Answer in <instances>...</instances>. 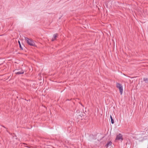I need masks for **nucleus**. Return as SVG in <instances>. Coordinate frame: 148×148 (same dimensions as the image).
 I'll return each instance as SVG.
<instances>
[{"instance_id":"1a4fd4ad","label":"nucleus","mask_w":148,"mask_h":148,"mask_svg":"<svg viewBox=\"0 0 148 148\" xmlns=\"http://www.w3.org/2000/svg\"><path fill=\"white\" fill-rule=\"evenodd\" d=\"M18 42V43H19V46H20V49H22V47H21V44H20V41H19Z\"/></svg>"},{"instance_id":"f257e3e1","label":"nucleus","mask_w":148,"mask_h":148,"mask_svg":"<svg viewBox=\"0 0 148 148\" xmlns=\"http://www.w3.org/2000/svg\"><path fill=\"white\" fill-rule=\"evenodd\" d=\"M25 39L27 43L29 45L32 46H36L33 40L25 37Z\"/></svg>"},{"instance_id":"6e6552de","label":"nucleus","mask_w":148,"mask_h":148,"mask_svg":"<svg viewBox=\"0 0 148 148\" xmlns=\"http://www.w3.org/2000/svg\"><path fill=\"white\" fill-rule=\"evenodd\" d=\"M144 80L145 81L146 83H148V79L144 78Z\"/></svg>"},{"instance_id":"39448f33","label":"nucleus","mask_w":148,"mask_h":148,"mask_svg":"<svg viewBox=\"0 0 148 148\" xmlns=\"http://www.w3.org/2000/svg\"><path fill=\"white\" fill-rule=\"evenodd\" d=\"M24 71L23 70H22L21 71H18V72H16L15 73L17 75H20L24 73Z\"/></svg>"},{"instance_id":"f03ea898","label":"nucleus","mask_w":148,"mask_h":148,"mask_svg":"<svg viewBox=\"0 0 148 148\" xmlns=\"http://www.w3.org/2000/svg\"><path fill=\"white\" fill-rule=\"evenodd\" d=\"M116 87L119 89L121 95H122L123 91L122 86L120 84L116 83Z\"/></svg>"},{"instance_id":"7ed1b4c3","label":"nucleus","mask_w":148,"mask_h":148,"mask_svg":"<svg viewBox=\"0 0 148 148\" xmlns=\"http://www.w3.org/2000/svg\"><path fill=\"white\" fill-rule=\"evenodd\" d=\"M120 139L121 140H123L122 135L121 134H119L117 135L116 140H120Z\"/></svg>"},{"instance_id":"0eeeda50","label":"nucleus","mask_w":148,"mask_h":148,"mask_svg":"<svg viewBox=\"0 0 148 148\" xmlns=\"http://www.w3.org/2000/svg\"><path fill=\"white\" fill-rule=\"evenodd\" d=\"M110 118L111 120V122L112 124H113L114 123V121L112 117V116L111 115H110Z\"/></svg>"},{"instance_id":"20e7f679","label":"nucleus","mask_w":148,"mask_h":148,"mask_svg":"<svg viewBox=\"0 0 148 148\" xmlns=\"http://www.w3.org/2000/svg\"><path fill=\"white\" fill-rule=\"evenodd\" d=\"M58 36V34H54V35H53V37L52 38V41H53L54 40L56 39V38Z\"/></svg>"},{"instance_id":"423d86ee","label":"nucleus","mask_w":148,"mask_h":148,"mask_svg":"<svg viewBox=\"0 0 148 148\" xmlns=\"http://www.w3.org/2000/svg\"><path fill=\"white\" fill-rule=\"evenodd\" d=\"M112 143L111 141H110L108 142L105 145L106 147H107L109 146H110L111 145Z\"/></svg>"}]
</instances>
